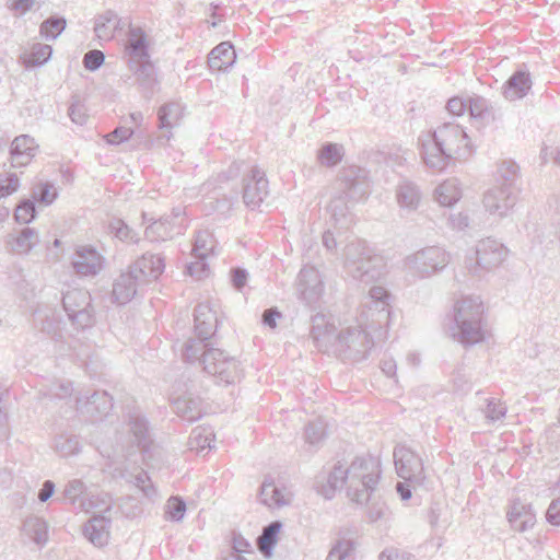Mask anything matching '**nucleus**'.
<instances>
[{
	"instance_id": "1",
	"label": "nucleus",
	"mask_w": 560,
	"mask_h": 560,
	"mask_svg": "<svg viewBox=\"0 0 560 560\" xmlns=\"http://www.w3.org/2000/svg\"><path fill=\"white\" fill-rule=\"evenodd\" d=\"M388 299L389 294L385 288L372 287L361 313V317L365 318L364 327H348L339 331L334 352L345 360H364L374 345L371 332L376 334L378 339L386 337L387 331L384 327L388 325L390 316Z\"/></svg>"
},
{
	"instance_id": "2",
	"label": "nucleus",
	"mask_w": 560,
	"mask_h": 560,
	"mask_svg": "<svg viewBox=\"0 0 560 560\" xmlns=\"http://www.w3.org/2000/svg\"><path fill=\"white\" fill-rule=\"evenodd\" d=\"M381 474L378 458L371 455L357 457L347 468L335 465L324 483L317 480V492L331 499L338 489L347 486V497L357 504H365L375 491Z\"/></svg>"
},
{
	"instance_id": "3",
	"label": "nucleus",
	"mask_w": 560,
	"mask_h": 560,
	"mask_svg": "<svg viewBox=\"0 0 560 560\" xmlns=\"http://www.w3.org/2000/svg\"><path fill=\"white\" fill-rule=\"evenodd\" d=\"M421 156L428 167L441 172L456 160L467 159L472 150L464 128L454 122H444L425 138L420 137Z\"/></svg>"
},
{
	"instance_id": "4",
	"label": "nucleus",
	"mask_w": 560,
	"mask_h": 560,
	"mask_svg": "<svg viewBox=\"0 0 560 560\" xmlns=\"http://www.w3.org/2000/svg\"><path fill=\"white\" fill-rule=\"evenodd\" d=\"M370 194V184L364 170L350 166L343 168L336 180V194L328 210L336 223H351L350 209Z\"/></svg>"
},
{
	"instance_id": "5",
	"label": "nucleus",
	"mask_w": 560,
	"mask_h": 560,
	"mask_svg": "<svg viewBox=\"0 0 560 560\" xmlns=\"http://www.w3.org/2000/svg\"><path fill=\"white\" fill-rule=\"evenodd\" d=\"M483 313V303L479 296L467 295L457 300L448 328L453 339L464 347L483 341L486 337Z\"/></svg>"
},
{
	"instance_id": "6",
	"label": "nucleus",
	"mask_w": 560,
	"mask_h": 560,
	"mask_svg": "<svg viewBox=\"0 0 560 560\" xmlns=\"http://www.w3.org/2000/svg\"><path fill=\"white\" fill-rule=\"evenodd\" d=\"M343 260L347 273L366 283L377 279L384 266L383 257L363 240L347 244L343 249Z\"/></svg>"
},
{
	"instance_id": "7",
	"label": "nucleus",
	"mask_w": 560,
	"mask_h": 560,
	"mask_svg": "<svg viewBox=\"0 0 560 560\" xmlns=\"http://www.w3.org/2000/svg\"><path fill=\"white\" fill-rule=\"evenodd\" d=\"M194 322L197 338H189L182 350V357L188 363L200 359L201 351L209 347L208 341L214 335L219 324L217 312L207 302L196 306Z\"/></svg>"
},
{
	"instance_id": "8",
	"label": "nucleus",
	"mask_w": 560,
	"mask_h": 560,
	"mask_svg": "<svg viewBox=\"0 0 560 560\" xmlns=\"http://www.w3.org/2000/svg\"><path fill=\"white\" fill-rule=\"evenodd\" d=\"M198 362L203 371L220 383L234 384L241 380L242 368L240 361L219 348H205L200 353Z\"/></svg>"
},
{
	"instance_id": "9",
	"label": "nucleus",
	"mask_w": 560,
	"mask_h": 560,
	"mask_svg": "<svg viewBox=\"0 0 560 560\" xmlns=\"http://www.w3.org/2000/svg\"><path fill=\"white\" fill-rule=\"evenodd\" d=\"M451 255L440 246L423 247L404 259L405 269L419 279L441 272L450 264Z\"/></svg>"
},
{
	"instance_id": "10",
	"label": "nucleus",
	"mask_w": 560,
	"mask_h": 560,
	"mask_svg": "<svg viewBox=\"0 0 560 560\" xmlns=\"http://www.w3.org/2000/svg\"><path fill=\"white\" fill-rule=\"evenodd\" d=\"M143 222H150L145 228L144 236L150 242H165L175 236L184 234L187 228L185 211L183 208H174L171 214L161 217L159 220L149 219L147 213L142 214Z\"/></svg>"
},
{
	"instance_id": "11",
	"label": "nucleus",
	"mask_w": 560,
	"mask_h": 560,
	"mask_svg": "<svg viewBox=\"0 0 560 560\" xmlns=\"http://www.w3.org/2000/svg\"><path fill=\"white\" fill-rule=\"evenodd\" d=\"M62 306L75 329H85L94 324V310L89 291L84 289L67 291L62 296Z\"/></svg>"
},
{
	"instance_id": "12",
	"label": "nucleus",
	"mask_w": 560,
	"mask_h": 560,
	"mask_svg": "<svg viewBox=\"0 0 560 560\" xmlns=\"http://www.w3.org/2000/svg\"><path fill=\"white\" fill-rule=\"evenodd\" d=\"M119 441L130 446H137L142 453L150 448L152 443L150 425L145 416L138 408L128 411Z\"/></svg>"
},
{
	"instance_id": "13",
	"label": "nucleus",
	"mask_w": 560,
	"mask_h": 560,
	"mask_svg": "<svg viewBox=\"0 0 560 560\" xmlns=\"http://www.w3.org/2000/svg\"><path fill=\"white\" fill-rule=\"evenodd\" d=\"M394 463L397 475L405 481L422 483L424 479L422 460L409 447L397 445L394 450Z\"/></svg>"
},
{
	"instance_id": "14",
	"label": "nucleus",
	"mask_w": 560,
	"mask_h": 560,
	"mask_svg": "<svg viewBox=\"0 0 560 560\" xmlns=\"http://www.w3.org/2000/svg\"><path fill=\"white\" fill-rule=\"evenodd\" d=\"M299 299L310 307H314L320 300L324 285L319 271L313 266H304L296 279Z\"/></svg>"
},
{
	"instance_id": "15",
	"label": "nucleus",
	"mask_w": 560,
	"mask_h": 560,
	"mask_svg": "<svg viewBox=\"0 0 560 560\" xmlns=\"http://www.w3.org/2000/svg\"><path fill=\"white\" fill-rule=\"evenodd\" d=\"M311 338L320 352L332 351L338 341L339 332L331 316L317 313L312 316Z\"/></svg>"
},
{
	"instance_id": "16",
	"label": "nucleus",
	"mask_w": 560,
	"mask_h": 560,
	"mask_svg": "<svg viewBox=\"0 0 560 560\" xmlns=\"http://www.w3.org/2000/svg\"><path fill=\"white\" fill-rule=\"evenodd\" d=\"M508 248L498 240L487 237L480 240L476 245V266L471 270L477 269L491 270L499 267L508 256Z\"/></svg>"
},
{
	"instance_id": "17",
	"label": "nucleus",
	"mask_w": 560,
	"mask_h": 560,
	"mask_svg": "<svg viewBox=\"0 0 560 560\" xmlns=\"http://www.w3.org/2000/svg\"><path fill=\"white\" fill-rule=\"evenodd\" d=\"M113 409V398L105 390H95L90 396L75 397V410L96 421L106 417Z\"/></svg>"
},
{
	"instance_id": "18",
	"label": "nucleus",
	"mask_w": 560,
	"mask_h": 560,
	"mask_svg": "<svg viewBox=\"0 0 560 560\" xmlns=\"http://www.w3.org/2000/svg\"><path fill=\"white\" fill-rule=\"evenodd\" d=\"M268 179L260 168L254 166L243 178V200L247 207L260 206L268 196Z\"/></svg>"
},
{
	"instance_id": "19",
	"label": "nucleus",
	"mask_w": 560,
	"mask_h": 560,
	"mask_svg": "<svg viewBox=\"0 0 560 560\" xmlns=\"http://www.w3.org/2000/svg\"><path fill=\"white\" fill-rule=\"evenodd\" d=\"M483 207L492 215L506 217L516 203V192L510 190L509 186L495 185L486 191Z\"/></svg>"
},
{
	"instance_id": "20",
	"label": "nucleus",
	"mask_w": 560,
	"mask_h": 560,
	"mask_svg": "<svg viewBox=\"0 0 560 560\" xmlns=\"http://www.w3.org/2000/svg\"><path fill=\"white\" fill-rule=\"evenodd\" d=\"M143 285H145L144 282L133 272L130 266L127 271L121 272L114 281L112 291L113 301L119 305H125L136 296L139 289Z\"/></svg>"
},
{
	"instance_id": "21",
	"label": "nucleus",
	"mask_w": 560,
	"mask_h": 560,
	"mask_svg": "<svg viewBox=\"0 0 560 560\" xmlns=\"http://www.w3.org/2000/svg\"><path fill=\"white\" fill-rule=\"evenodd\" d=\"M149 50L150 43L144 30L129 24L125 43V55L128 57V61L148 60L151 58Z\"/></svg>"
},
{
	"instance_id": "22",
	"label": "nucleus",
	"mask_w": 560,
	"mask_h": 560,
	"mask_svg": "<svg viewBox=\"0 0 560 560\" xmlns=\"http://www.w3.org/2000/svg\"><path fill=\"white\" fill-rule=\"evenodd\" d=\"M183 106L171 102L162 105L158 110L159 129L162 131L156 138L160 144H164L172 138V129L177 127L183 118Z\"/></svg>"
},
{
	"instance_id": "23",
	"label": "nucleus",
	"mask_w": 560,
	"mask_h": 560,
	"mask_svg": "<svg viewBox=\"0 0 560 560\" xmlns=\"http://www.w3.org/2000/svg\"><path fill=\"white\" fill-rule=\"evenodd\" d=\"M38 151L35 139L28 135H20L14 138L10 147V159L12 167H24L28 165Z\"/></svg>"
},
{
	"instance_id": "24",
	"label": "nucleus",
	"mask_w": 560,
	"mask_h": 560,
	"mask_svg": "<svg viewBox=\"0 0 560 560\" xmlns=\"http://www.w3.org/2000/svg\"><path fill=\"white\" fill-rule=\"evenodd\" d=\"M72 266L81 276H95L103 268V257L93 247H80L75 250Z\"/></svg>"
},
{
	"instance_id": "25",
	"label": "nucleus",
	"mask_w": 560,
	"mask_h": 560,
	"mask_svg": "<svg viewBox=\"0 0 560 560\" xmlns=\"http://www.w3.org/2000/svg\"><path fill=\"white\" fill-rule=\"evenodd\" d=\"M171 401L175 413L188 422L197 421L203 413L201 399L194 396L189 390L173 397Z\"/></svg>"
},
{
	"instance_id": "26",
	"label": "nucleus",
	"mask_w": 560,
	"mask_h": 560,
	"mask_svg": "<svg viewBox=\"0 0 560 560\" xmlns=\"http://www.w3.org/2000/svg\"><path fill=\"white\" fill-rule=\"evenodd\" d=\"M133 272L140 277L144 284L158 279L164 271V258L161 255L144 254L131 265Z\"/></svg>"
},
{
	"instance_id": "27",
	"label": "nucleus",
	"mask_w": 560,
	"mask_h": 560,
	"mask_svg": "<svg viewBox=\"0 0 560 560\" xmlns=\"http://www.w3.org/2000/svg\"><path fill=\"white\" fill-rule=\"evenodd\" d=\"M112 520L105 514H95L83 527L85 538L96 547H103L108 542Z\"/></svg>"
},
{
	"instance_id": "28",
	"label": "nucleus",
	"mask_w": 560,
	"mask_h": 560,
	"mask_svg": "<svg viewBox=\"0 0 560 560\" xmlns=\"http://www.w3.org/2000/svg\"><path fill=\"white\" fill-rule=\"evenodd\" d=\"M127 23L113 10H106L98 14L94 21V32L100 40L109 42L116 31H121Z\"/></svg>"
},
{
	"instance_id": "29",
	"label": "nucleus",
	"mask_w": 560,
	"mask_h": 560,
	"mask_svg": "<svg viewBox=\"0 0 560 560\" xmlns=\"http://www.w3.org/2000/svg\"><path fill=\"white\" fill-rule=\"evenodd\" d=\"M506 517L511 527L518 533L528 530L536 523V515L532 508L520 500L512 503Z\"/></svg>"
},
{
	"instance_id": "30",
	"label": "nucleus",
	"mask_w": 560,
	"mask_h": 560,
	"mask_svg": "<svg viewBox=\"0 0 560 560\" xmlns=\"http://www.w3.org/2000/svg\"><path fill=\"white\" fill-rule=\"evenodd\" d=\"M532 88L529 72L525 70L515 71L502 86V94L509 101L521 100L526 96Z\"/></svg>"
},
{
	"instance_id": "31",
	"label": "nucleus",
	"mask_w": 560,
	"mask_h": 560,
	"mask_svg": "<svg viewBox=\"0 0 560 560\" xmlns=\"http://www.w3.org/2000/svg\"><path fill=\"white\" fill-rule=\"evenodd\" d=\"M259 500L269 508H280L290 503V493L276 486L272 479L266 478L260 487Z\"/></svg>"
},
{
	"instance_id": "32",
	"label": "nucleus",
	"mask_w": 560,
	"mask_h": 560,
	"mask_svg": "<svg viewBox=\"0 0 560 560\" xmlns=\"http://www.w3.org/2000/svg\"><path fill=\"white\" fill-rule=\"evenodd\" d=\"M128 68L136 77L140 88L147 92H151L156 83V73L151 58L139 62L128 61Z\"/></svg>"
},
{
	"instance_id": "33",
	"label": "nucleus",
	"mask_w": 560,
	"mask_h": 560,
	"mask_svg": "<svg viewBox=\"0 0 560 560\" xmlns=\"http://www.w3.org/2000/svg\"><path fill=\"white\" fill-rule=\"evenodd\" d=\"M235 57L232 44L223 42L210 51L208 63L213 70H225L233 65Z\"/></svg>"
},
{
	"instance_id": "34",
	"label": "nucleus",
	"mask_w": 560,
	"mask_h": 560,
	"mask_svg": "<svg viewBox=\"0 0 560 560\" xmlns=\"http://www.w3.org/2000/svg\"><path fill=\"white\" fill-rule=\"evenodd\" d=\"M435 200L443 207L454 206L462 197V187L457 178H448L434 190Z\"/></svg>"
},
{
	"instance_id": "35",
	"label": "nucleus",
	"mask_w": 560,
	"mask_h": 560,
	"mask_svg": "<svg viewBox=\"0 0 560 560\" xmlns=\"http://www.w3.org/2000/svg\"><path fill=\"white\" fill-rule=\"evenodd\" d=\"M121 477L126 481L137 487L142 492L143 497H145L147 499L151 501H155L158 499V490L152 483L151 478L145 470L140 469L136 474L126 470L121 472Z\"/></svg>"
},
{
	"instance_id": "36",
	"label": "nucleus",
	"mask_w": 560,
	"mask_h": 560,
	"mask_svg": "<svg viewBox=\"0 0 560 560\" xmlns=\"http://www.w3.org/2000/svg\"><path fill=\"white\" fill-rule=\"evenodd\" d=\"M398 205L407 210H416L420 203L421 194L416 184L402 180L396 191Z\"/></svg>"
},
{
	"instance_id": "37",
	"label": "nucleus",
	"mask_w": 560,
	"mask_h": 560,
	"mask_svg": "<svg viewBox=\"0 0 560 560\" xmlns=\"http://www.w3.org/2000/svg\"><path fill=\"white\" fill-rule=\"evenodd\" d=\"M88 486L86 483L79 478L70 479L63 487L61 491H59V495L56 500L65 501L71 505L80 504L81 500H85L88 495Z\"/></svg>"
},
{
	"instance_id": "38",
	"label": "nucleus",
	"mask_w": 560,
	"mask_h": 560,
	"mask_svg": "<svg viewBox=\"0 0 560 560\" xmlns=\"http://www.w3.org/2000/svg\"><path fill=\"white\" fill-rule=\"evenodd\" d=\"M24 533L38 546H44L48 541V524L45 520L31 516L23 522Z\"/></svg>"
},
{
	"instance_id": "39",
	"label": "nucleus",
	"mask_w": 560,
	"mask_h": 560,
	"mask_svg": "<svg viewBox=\"0 0 560 560\" xmlns=\"http://www.w3.org/2000/svg\"><path fill=\"white\" fill-rule=\"evenodd\" d=\"M54 450L61 457H70L78 455L82 445L78 435L61 433L55 438Z\"/></svg>"
},
{
	"instance_id": "40",
	"label": "nucleus",
	"mask_w": 560,
	"mask_h": 560,
	"mask_svg": "<svg viewBox=\"0 0 560 560\" xmlns=\"http://www.w3.org/2000/svg\"><path fill=\"white\" fill-rule=\"evenodd\" d=\"M282 528L280 521H273L262 528V533L258 538L260 551L264 556L270 557L273 547L278 541V535Z\"/></svg>"
},
{
	"instance_id": "41",
	"label": "nucleus",
	"mask_w": 560,
	"mask_h": 560,
	"mask_svg": "<svg viewBox=\"0 0 560 560\" xmlns=\"http://www.w3.org/2000/svg\"><path fill=\"white\" fill-rule=\"evenodd\" d=\"M214 442V434L211 429L197 427L195 428L189 436V448L201 452L206 448H212Z\"/></svg>"
},
{
	"instance_id": "42",
	"label": "nucleus",
	"mask_w": 560,
	"mask_h": 560,
	"mask_svg": "<svg viewBox=\"0 0 560 560\" xmlns=\"http://www.w3.org/2000/svg\"><path fill=\"white\" fill-rule=\"evenodd\" d=\"M80 508L86 512L93 509H100V514H106L112 510V498L108 493L105 492L97 494L89 492L86 499L81 500Z\"/></svg>"
},
{
	"instance_id": "43",
	"label": "nucleus",
	"mask_w": 560,
	"mask_h": 560,
	"mask_svg": "<svg viewBox=\"0 0 560 560\" xmlns=\"http://www.w3.org/2000/svg\"><path fill=\"white\" fill-rule=\"evenodd\" d=\"M39 242L38 233L31 228H24L14 238L12 249L16 253H28Z\"/></svg>"
},
{
	"instance_id": "44",
	"label": "nucleus",
	"mask_w": 560,
	"mask_h": 560,
	"mask_svg": "<svg viewBox=\"0 0 560 560\" xmlns=\"http://www.w3.org/2000/svg\"><path fill=\"white\" fill-rule=\"evenodd\" d=\"M497 180L499 186H509L510 190H515L514 184L518 174V165L513 161H503L497 171Z\"/></svg>"
},
{
	"instance_id": "45",
	"label": "nucleus",
	"mask_w": 560,
	"mask_h": 560,
	"mask_svg": "<svg viewBox=\"0 0 560 560\" xmlns=\"http://www.w3.org/2000/svg\"><path fill=\"white\" fill-rule=\"evenodd\" d=\"M67 21L61 16H50L39 27L40 35L46 40H55L66 28Z\"/></svg>"
},
{
	"instance_id": "46",
	"label": "nucleus",
	"mask_w": 560,
	"mask_h": 560,
	"mask_svg": "<svg viewBox=\"0 0 560 560\" xmlns=\"http://www.w3.org/2000/svg\"><path fill=\"white\" fill-rule=\"evenodd\" d=\"M32 196L35 201L49 206L58 198V190L50 182H38L33 187Z\"/></svg>"
},
{
	"instance_id": "47",
	"label": "nucleus",
	"mask_w": 560,
	"mask_h": 560,
	"mask_svg": "<svg viewBox=\"0 0 560 560\" xmlns=\"http://www.w3.org/2000/svg\"><path fill=\"white\" fill-rule=\"evenodd\" d=\"M51 54H52L51 46H49L47 44H40V43L34 44L32 46L31 54L24 60L25 67L31 68V67L44 65L45 62H47L49 60V58L51 57Z\"/></svg>"
},
{
	"instance_id": "48",
	"label": "nucleus",
	"mask_w": 560,
	"mask_h": 560,
	"mask_svg": "<svg viewBox=\"0 0 560 560\" xmlns=\"http://www.w3.org/2000/svg\"><path fill=\"white\" fill-rule=\"evenodd\" d=\"M213 249V236L209 231H199L196 235L192 253L199 259H205Z\"/></svg>"
},
{
	"instance_id": "49",
	"label": "nucleus",
	"mask_w": 560,
	"mask_h": 560,
	"mask_svg": "<svg viewBox=\"0 0 560 560\" xmlns=\"http://www.w3.org/2000/svg\"><path fill=\"white\" fill-rule=\"evenodd\" d=\"M108 230L116 238L122 242L138 243L139 236L122 220L113 219L108 224Z\"/></svg>"
},
{
	"instance_id": "50",
	"label": "nucleus",
	"mask_w": 560,
	"mask_h": 560,
	"mask_svg": "<svg viewBox=\"0 0 560 560\" xmlns=\"http://www.w3.org/2000/svg\"><path fill=\"white\" fill-rule=\"evenodd\" d=\"M342 159V147L335 143H326L318 152V160L326 166H335Z\"/></svg>"
},
{
	"instance_id": "51",
	"label": "nucleus",
	"mask_w": 560,
	"mask_h": 560,
	"mask_svg": "<svg viewBox=\"0 0 560 560\" xmlns=\"http://www.w3.org/2000/svg\"><path fill=\"white\" fill-rule=\"evenodd\" d=\"M326 438V424L322 419L308 422L305 427V441L317 446Z\"/></svg>"
},
{
	"instance_id": "52",
	"label": "nucleus",
	"mask_w": 560,
	"mask_h": 560,
	"mask_svg": "<svg viewBox=\"0 0 560 560\" xmlns=\"http://www.w3.org/2000/svg\"><path fill=\"white\" fill-rule=\"evenodd\" d=\"M467 110H469L470 116L474 118L488 119L492 117L489 103L482 96L469 97Z\"/></svg>"
},
{
	"instance_id": "53",
	"label": "nucleus",
	"mask_w": 560,
	"mask_h": 560,
	"mask_svg": "<svg viewBox=\"0 0 560 560\" xmlns=\"http://www.w3.org/2000/svg\"><path fill=\"white\" fill-rule=\"evenodd\" d=\"M486 402L487 404L482 409V412L489 422H495L502 420L505 417L508 408L501 400L495 398H487Z\"/></svg>"
},
{
	"instance_id": "54",
	"label": "nucleus",
	"mask_w": 560,
	"mask_h": 560,
	"mask_svg": "<svg viewBox=\"0 0 560 560\" xmlns=\"http://www.w3.org/2000/svg\"><path fill=\"white\" fill-rule=\"evenodd\" d=\"M186 512V502L180 497H171L166 503L165 514L173 522H180Z\"/></svg>"
},
{
	"instance_id": "55",
	"label": "nucleus",
	"mask_w": 560,
	"mask_h": 560,
	"mask_svg": "<svg viewBox=\"0 0 560 560\" xmlns=\"http://www.w3.org/2000/svg\"><path fill=\"white\" fill-rule=\"evenodd\" d=\"M36 215L35 203L32 200H23L14 211V219L21 224L30 223Z\"/></svg>"
},
{
	"instance_id": "56",
	"label": "nucleus",
	"mask_w": 560,
	"mask_h": 560,
	"mask_svg": "<svg viewBox=\"0 0 560 560\" xmlns=\"http://www.w3.org/2000/svg\"><path fill=\"white\" fill-rule=\"evenodd\" d=\"M20 187V179L15 173L0 174V199L14 194Z\"/></svg>"
},
{
	"instance_id": "57",
	"label": "nucleus",
	"mask_w": 560,
	"mask_h": 560,
	"mask_svg": "<svg viewBox=\"0 0 560 560\" xmlns=\"http://www.w3.org/2000/svg\"><path fill=\"white\" fill-rule=\"evenodd\" d=\"M72 383L69 381L54 382L49 388L44 393V396L50 398L65 399L72 395Z\"/></svg>"
},
{
	"instance_id": "58",
	"label": "nucleus",
	"mask_w": 560,
	"mask_h": 560,
	"mask_svg": "<svg viewBox=\"0 0 560 560\" xmlns=\"http://www.w3.org/2000/svg\"><path fill=\"white\" fill-rule=\"evenodd\" d=\"M40 330L55 338L59 334L60 329V323L57 319L56 313L54 311H49L43 317H40Z\"/></svg>"
},
{
	"instance_id": "59",
	"label": "nucleus",
	"mask_w": 560,
	"mask_h": 560,
	"mask_svg": "<svg viewBox=\"0 0 560 560\" xmlns=\"http://www.w3.org/2000/svg\"><path fill=\"white\" fill-rule=\"evenodd\" d=\"M105 55L102 50H89L83 57V66L86 70L96 71L104 63Z\"/></svg>"
},
{
	"instance_id": "60",
	"label": "nucleus",
	"mask_w": 560,
	"mask_h": 560,
	"mask_svg": "<svg viewBox=\"0 0 560 560\" xmlns=\"http://www.w3.org/2000/svg\"><path fill=\"white\" fill-rule=\"evenodd\" d=\"M133 135V130L128 127H117L112 132L105 136V140L108 144L117 145L129 140Z\"/></svg>"
},
{
	"instance_id": "61",
	"label": "nucleus",
	"mask_w": 560,
	"mask_h": 560,
	"mask_svg": "<svg viewBox=\"0 0 560 560\" xmlns=\"http://www.w3.org/2000/svg\"><path fill=\"white\" fill-rule=\"evenodd\" d=\"M68 115L74 124L80 126L85 125L89 117L84 105L81 104L79 101H74L70 104Z\"/></svg>"
},
{
	"instance_id": "62",
	"label": "nucleus",
	"mask_w": 560,
	"mask_h": 560,
	"mask_svg": "<svg viewBox=\"0 0 560 560\" xmlns=\"http://www.w3.org/2000/svg\"><path fill=\"white\" fill-rule=\"evenodd\" d=\"M468 108V100L459 96H454L448 100L446 109L453 116H462Z\"/></svg>"
},
{
	"instance_id": "63",
	"label": "nucleus",
	"mask_w": 560,
	"mask_h": 560,
	"mask_svg": "<svg viewBox=\"0 0 560 560\" xmlns=\"http://www.w3.org/2000/svg\"><path fill=\"white\" fill-rule=\"evenodd\" d=\"M546 520L553 526H560V497L553 499L546 512Z\"/></svg>"
},
{
	"instance_id": "64",
	"label": "nucleus",
	"mask_w": 560,
	"mask_h": 560,
	"mask_svg": "<svg viewBox=\"0 0 560 560\" xmlns=\"http://www.w3.org/2000/svg\"><path fill=\"white\" fill-rule=\"evenodd\" d=\"M380 560H415L413 556L406 552H398L395 549H385L383 550L380 556Z\"/></svg>"
}]
</instances>
